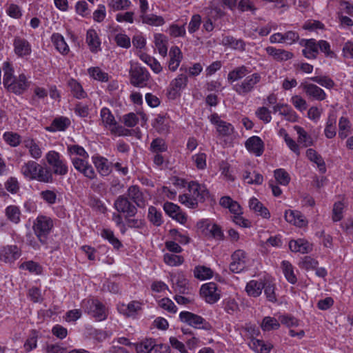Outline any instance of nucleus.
Returning a JSON list of instances; mask_svg holds the SVG:
<instances>
[{
    "instance_id": "obj_41",
    "label": "nucleus",
    "mask_w": 353,
    "mask_h": 353,
    "mask_svg": "<svg viewBox=\"0 0 353 353\" xmlns=\"http://www.w3.org/2000/svg\"><path fill=\"white\" fill-rule=\"evenodd\" d=\"M90 78L100 82H107L109 80V74L98 66L90 67L88 70Z\"/></svg>"
},
{
    "instance_id": "obj_26",
    "label": "nucleus",
    "mask_w": 353,
    "mask_h": 353,
    "mask_svg": "<svg viewBox=\"0 0 353 353\" xmlns=\"http://www.w3.org/2000/svg\"><path fill=\"white\" fill-rule=\"evenodd\" d=\"M265 276L260 278L259 280H251L247 283L245 286V292L250 296L258 297L261 293L264 288Z\"/></svg>"
},
{
    "instance_id": "obj_60",
    "label": "nucleus",
    "mask_w": 353,
    "mask_h": 353,
    "mask_svg": "<svg viewBox=\"0 0 353 353\" xmlns=\"http://www.w3.org/2000/svg\"><path fill=\"white\" fill-rule=\"evenodd\" d=\"M4 141L11 147H17L21 142V136L13 132H6L3 134Z\"/></svg>"
},
{
    "instance_id": "obj_18",
    "label": "nucleus",
    "mask_w": 353,
    "mask_h": 353,
    "mask_svg": "<svg viewBox=\"0 0 353 353\" xmlns=\"http://www.w3.org/2000/svg\"><path fill=\"white\" fill-rule=\"evenodd\" d=\"M188 191L198 202H204L208 200L210 196L206 186L195 181H191L188 183Z\"/></svg>"
},
{
    "instance_id": "obj_23",
    "label": "nucleus",
    "mask_w": 353,
    "mask_h": 353,
    "mask_svg": "<svg viewBox=\"0 0 353 353\" xmlns=\"http://www.w3.org/2000/svg\"><path fill=\"white\" fill-rule=\"evenodd\" d=\"M289 248L292 252L301 254L309 253L312 250V244L305 239L291 240L289 242Z\"/></svg>"
},
{
    "instance_id": "obj_54",
    "label": "nucleus",
    "mask_w": 353,
    "mask_h": 353,
    "mask_svg": "<svg viewBox=\"0 0 353 353\" xmlns=\"http://www.w3.org/2000/svg\"><path fill=\"white\" fill-rule=\"evenodd\" d=\"M68 85L72 94L77 99H83L86 97V92L84 91L82 85L77 80L71 79L68 82Z\"/></svg>"
},
{
    "instance_id": "obj_31",
    "label": "nucleus",
    "mask_w": 353,
    "mask_h": 353,
    "mask_svg": "<svg viewBox=\"0 0 353 353\" xmlns=\"http://www.w3.org/2000/svg\"><path fill=\"white\" fill-rule=\"evenodd\" d=\"M24 147L28 150L30 156L34 159H39L42 156V150L39 143L30 137L23 140Z\"/></svg>"
},
{
    "instance_id": "obj_46",
    "label": "nucleus",
    "mask_w": 353,
    "mask_h": 353,
    "mask_svg": "<svg viewBox=\"0 0 353 353\" xmlns=\"http://www.w3.org/2000/svg\"><path fill=\"white\" fill-rule=\"evenodd\" d=\"M249 345L256 353H269L272 347L270 343L256 339H252Z\"/></svg>"
},
{
    "instance_id": "obj_53",
    "label": "nucleus",
    "mask_w": 353,
    "mask_h": 353,
    "mask_svg": "<svg viewBox=\"0 0 353 353\" xmlns=\"http://www.w3.org/2000/svg\"><path fill=\"white\" fill-rule=\"evenodd\" d=\"M336 117L334 114H330L326 122L325 128L324 130L325 136L327 139H332L336 136Z\"/></svg>"
},
{
    "instance_id": "obj_27",
    "label": "nucleus",
    "mask_w": 353,
    "mask_h": 353,
    "mask_svg": "<svg viewBox=\"0 0 353 353\" xmlns=\"http://www.w3.org/2000/svg\"><path fill=\"white\" fill-rule=\"evenodd\" d=\"M301 45L304 46L303 54L307 59H311L316 57L319 52L318 43L313 39H303Z\"/></svg>"
},
{
    "instance_id": "obj_52",
    "label": "nucleus",
    "mask_w": 353,
    "mask_h": 353,
    "mask_svg": "<svg viewBox=\"0 0 353 353\" xmlns=\"http://www.w3.org/2000/svg\"><path fill=\"white\" fill-rule=\"evenodd\" d=\"M261 327L265 332L276 330L280 327V321L272 316H265L263 318Z\"/></svg>"
},
{
    "instance_id": "obj_9",
    "label": "nucleus",
    "mask_w": 353,
    "mask_h": 353,
    "mask_svg": "<svg viewBox=\"0 0 353 353\" xmlns=\"http://www.w3.org/2000/svg\"><path fill=\"white\" fill-rule=\"evenodd\" d=\"M199 294L203 300L208 304L216 303L221 296V291L214 282L201 285Z\"/></svg>"
},
{
    "instance_id": "obj_57",
    "label": "nucleus",
    "mask_w": 353,
    "mask_h": 353,
    "mask_svg": "<svg viewBox=\"0 0 353 353\" xmlns=\"http://www.w3.org/2000/svg\"><path fill=\"white\" fill-rule=\"evenodd\" d=\"M281 268L288 281L292 284L296 283L297 279L294 272V268L292 265L287 261H283L281 264Z\"/></svg>"
},
{
    "instance_id": "obj_49",
    "label": "nucleus",
    "mask_w": 353,
    "mask_h": 353,
    "mask_svg": "<svg viewBox=\"0 0 353 353\" xmlns=\"http://www.w3.org/2000/svg\"><path fill=\"white\" fill-rule=\"evenodd\" d=\"M156 301L159 308L168 313L176 314L178 311L176 305L170 298L164 297L159 299H156Z\"/></svg>"
},
{
    "instance_id": "obj_30",
    "label": "nucleus",
    "mask_w": 353,
    "mask_h": 353,
    "mask_svg": "<svg viewBox=\"0 0 353 353\" xmlns=\"http://www.w3.org/2000/svg\"><path fill=\"white\" fill-rule=\"evenodd\" d=\"M139 18L143 24L150 26L159 27L165 23V20L162 16L154 13H146L140 15Z\"/></svg>"
},
{
    "instance_id": "obj_64",
    "label": "nucleus",
    "mask_w": 353,
    "mask_h": 353,
    "mask_svg": "<svg viewBox=\"0 0 353 353\" xmlns=\"http://www.w3.org/2000/svg\"><path fill=\"white\" fill-rule=\"evenodd\" d=\"M170 238L176 242L181 244H187L190 241V238L186 232H181L176 229H172L169 231Z\"/></svg>"
},
{
    "instance_id": "obj_5",
    "label": "nucleus",
    "mask_w": 353,
    "mask_h": 353,
    "mask_svg": "<svg viewBox=\"0 0 353 353\" xmlns=\"http://www.w3.org/2000/svg\"><path fill=\"white\" fill-rule=\"evenodd\" d=\"M81 306L85 308V311L97 321H103L106 319L108 316L107 309L98 300H83L81 303Z\"/></svg>"
},
{
    "instance_id": "obj_56",
    "label": "nucleus",
    "mask_w": 353,
    "mask_h": 353,
    "mask_svg": "<svg viewBox=\"0 0 353 353\" xmlns=\"http://www.w3.org/2000/svg\"><path fill=\"white\" fill-rule=\"evenodd\" d=\"M164 263L171 267L180 266L184 263V258L175 253H165L163 255Z\"/></svg>"
},
{
    "instance_id": "obj_51",
    "label": "nucleus",
    "mask_w": 353,
    "mask_h": 353,
    "mask_svg": "<svg viewBox=\"0 0 353 353\" xmlns=\"http://www.w3.org/2000/svg\"><path fill=\"white\" fill-rule=\"evenodd\" d=\"M294 129L298 134V142L300 144H302L304 147L312 145V138L302 127L295 125Z\"/></svg>"
},
{
    "instance_id": "obj_40",
    "label": "nucleus",
    "mask_w": 353,
    "mask_h": 353,
    "mask_svg": "<svg viewBox=\"0 0 353 353\" xmlns=\"http://www.w3.org/2000/svg\"><path fill=\"white\" fill-rule=\"evenodd\" d=\"M221 43L232 49L243 51L245 49V43L242 39H237L231 36H224L221 39Z\"/></svg>"
},
{
    "instance_id": "obj_20",
    "label": "nucleus",
    "mask_w": 353,
    "mask_h": 353,
    "mask_svg": "<svg viewBox=\"0 0 353 353\" xmlns=\"http://www.w3.org/2000/svg\"><path fill=\"white\" fill-rule=\"evenodd\" d=\"M21 250L17 245H6L0 249V260L4 263H12L21 256Z\"/></svg>"
},
{
    "instance_id": "obj_42",
    "label": "nucleus",
    "mask_w": 353,
    "mask_h": 353,
    "mask_svg": "<svg viewBox=\"0 0 353 353\" xmlns=\"http://www.w3.org/2000/svg\"><path fill=\"white\" fill-rule=\"evenodd\" d=\"M306 157L312 162L314 163L319 171L322 173L325 172L326 168L323 158L313 149L310 148L306 151Z\"/></svg>"
},
{
    "instance_id": "obj_61",
    "label": "nucleus",
    "mask_w": 353,
    "mask_h": 353,
    "mask_svg": "<svg viewBox=\"0 0 353 353\" xmlns=\"http://www.w3.org/2000/svg\"><path fill=\"white\" fill-rule=\"evenodd\" d=\"M339 136L341 139L346 138L351 132V124L347 118L341 117L339 123Z\"/></svg>"
},
{
    "instance_id": "obj_16",
    "label": "nucleus",
    "mask_w": 353,
    "mask_h": 353,
    "mask_svg": "<svg viewBox=\"0 0 353 353\" xmlns=\"http://www.w3.org/2000/svg\"><path fill=\"white\" fill-rule=\"evenodd\" d=\"M210 122L215 125L216 131L220 137H228L234 132L233 125L220 119L217 114H212L210 117Z\"/></svg>"
},
{
    "instance_id": "obj_12",
    "label": "nucleus",
    "mask_w": 353,
    "mask_h": 353,
    "mask_svg": "<svg viewBox=\"0 0 353 353\" xmlns=\"http://www.w3.org/2000/svg\"><path fill=\"white\" fill-rule=\"evenodd\" d=\"M250 261L247 254L242 250H236L232 255L230 270L234 273H240L249 267Z\"/></svg>"
},
{
    "instance_id": "obj_34",
    "label": "nucleus",
    "mask_w": 353,
    "mask_h": 353,
    "mask_svg": "<svg viewBox=\"0 0 353 353\" xmlns=\"http://www.w3.org/2000/svg\"><path fill=\"white\" fill-rule=\"evenodd\" d=\"M274 112H279L283 115L285 119L290 121H296L297 115L292 108L286 103H277L273 107Z\"/></svg>"
},
{
    "instance_id": "obj_44",
    "label": "nucleus",
    "mask_w": 353,
    "mask_h": 353,
    "mask_svg": "<svg viewBox=\"0 0 353 353\" xmlns=\"http://www.w3.org/2000/svg\"><path fill=\"white\" fill-rule=\"evenodd\" d=\"M263 284L264 288L263 290H264V294L267 299L270 302H276L275 286L270 277L265 276Z\"/></svg>"
},
{
    "instance_id": "obj_43",
    "label": "nucleus",
    "mask_w": 353,
    "mask_h": 353,
    "mask_svg": "<svg viewBox=\"0 0 353 353\" xmlns=\"http://www.w3.org/2000/svg\"><path fill=\"white\" fill-rule=\"evenodd\" d=\"M193 274L194 277L197 279L204 281L212 279L214 275V272L209 267L197 265L194 268Z\"/></svg>"
},
{
    "instance_id": "obj_47",
    "label": "nucleus",
    "mask_w": 353,
    "mask_h": 353,
    "mask_svg": "<svg viewBox=\"0 0 353 353\" xmlns=\"http://www.w3.org/2000/svg\"><path fill=\"white\" fill-rule=\"evenodd\" d=\"M154 339L147 338L143 340L133 343L137 353H150L153 346Z\"/></svg>"
},
{
    "instance_id": "obj_8",
    "label": "nucleus",
    "mask_w": 353,
    "mask_h": 353,
    "mask_svg": "<svg viewBox=\"0 0 353 353\" xmlns=\"http://www.w3.org/2000/svg\"><path fill=\"white\" fill-rule=\"evenodd\" d=\"M53 227V221L49 216L39 215L34 223V231L39 240L44 243L47 235Z\"/></svg>"
},
{
    "instance_id": "obj_24",
    "label": "nucleus",
    "mask_w": 353,
    "mask_h": 353,
    "mask_svg": "<svg viewBox=\"0 0 353 353\" xmlns=\"http://www.w3.org/2000/svg\"><path fill=\"white\" fill-rule=\"evenodd\" d=\"M302 86L306 94L310 97L319 101H322L326 97L324 90L314 84L304 82L302 83Z\"/></svg>"
},
{
    "instance_id": "obj_50",
    "label": "nucleus",
    "mask_w": 353,
    "mask_h": 353,
    "mask_svg": "<svg viewBox=\"0 0 353 353\" xmlns=\"http://www.w3.org/2000/svg\"><path fill=\"white\" fill-rule=\"evenodd\" d=\"M6 13L9 17L19 20L23 17V10L19 5L10 3L6 5Z\"/></svg>"
},
{
    "instance_id": "obj_37",
    "label": "nucleus",
    "mask_w": 353,
    "mask_h": 353,
    "mask_svg": "<svg viewBox=\"0 0 353 353\" xmlns=\"http://www.w3.org/2000/svg\"><path fill=\"white\" fill-rule=\"evenodd\" d=\"M347 203L345 199L335 201L332 210V220L338 222L343 219L344 212L347 208Z\"/></svg>"
},
{
    "instance_id": "obj_17",
    "label": "nucleus",
    "mask_w": 353,
    "mask_h": 353,
    "mask_svg": "<svg viewBox=\"0 0 353 353\" xmlns=\"http://www.w3.org/2000/svg\"><path fill=\"white\" fill-rule=\"evenodd\" d=\"M172 288L179 293H185L188 290L189 281L183 272L179 271L170 274Z\"/></svg>"
},
{
    "instance_id": "obj_62",
    "label": "nucleus",
    "mask_w": 353,
    "mask_h": 353,
    "mask_svg": "<svg viewBox=\"0 0 353 353\" xmlns=\"http://www.w3.org/2000/svg\"><path fill=\"white\" fill-rule=\"evenodd\" d=\"M101 236L109 241L114 248L119 249L121 247L122 244L120 241L114 236L113 231L110 229L104 228L101 230Z\"/></svg>"
},
{
    "instance_id": "obj_1",
    "label": "nucleus",
    "mask_w": 353,
    "mask_h": 353,
    "mask_svg": "<svg viewBox=\"0 0 353 353\" xmlns=\"http://www.w3.org/2000/svg\"><path fill=\"white\" fill-rule=\"evenodd\" d=\"M3 84L9 90L15 94L23 93L29 87V83L24 74H20L16 77L14 75V70L8 61L3 63Z\"/></svg>"
},
{
    "instance_id": "obj_4",
    "label": "nucleus",
    "mask_w": 353,
    "mask_h": 353,
    "mask_svg": "<svg viewBox=\"0 0 353 353\" xmlns=\"http://www.w3.org/2000/svg\"><path fill=\"white\" fill-rule=\"evenodd\" d=\"M196 228L205 236L218 240L223 239L224 235L221 227L211 219H203L199 221L196 223Z\"/></svg>"
},
{
    "instance_id": "obj_25",
    "label": "nucleus",
    "mask_w": 353,
    "mask_h": 353,
    "mask_svg": "<svg viewBox=\"0 0 353 353\" xmlns=\"http://www.w3.org/2000/svg\"><path fill=\"white\" fill-rule=\"evenodd\" d=\"M248 205L250 209L255 212L258 216L266 219H269L270 218V213L268 209L256 197H251L249 200Z\"/></svg>"
},
{
    "instance_id": "obj_7",
    "label": "nucleus",
    "mask_w": 353,
    "mask_h": 353,
    "mask_svg": "<svg viewBox=\"0 0 353 353\" xmlns=\"http://www.w3.org/2000/svg\"><path fill=\"white\" fill-rule=\"evenodd\" d=\"M130 81L137 87H143L150 78L148 70L138 63L131 62L130 68Z\"/></svg>"
},
{
    "instance_id": "obj_35",
    "label": "nucleus",
    "mask_w": 353,
    "mask_h": 353,
    "mask_svg": "<svg viewBox=\"0 0 353 353\" xmlns=\"http://www.w3.org/2000/svg\"><path fill=\"white\" fill-rule=\"evenodd\" d=\"M70 125V121L68 117H59L55 118L51 125L46 128L48 132H54L57 131H64Z\"/></svg>"
},
{
    "instance_id": "obj_36",
    "label": "nucleus",
    "mask_w": 353,
    "mask_h": 353,
    "mask_svg": "<svg viewBox=\"0 0 353 353\" xmlns=\"http://www.w3.org/2000/svg\"><path fill=\"white\" fill-rule=\"evenodd\" d=\"M219 204L225 208L229 210V211L233 214H242V209L238 202L234 201L232 198L228 196H222L220 199Z\"/></svg>"
},
{
    "instance_id": "obj_22",
    "label": "nucleus",
    "mask_w": 353,
    "mask_h": 353,
    "mask_svg": "<svg viewBox=\"0 0 353 353\" xmlns=\"http://www.w3.org/2000/svg\"><path fill=\"white\" fill-rule=\"evenodd\" d=\"M114 206L118 212L125 214L127 216H132L137 212L136 208L130 204L123 196H120L117 199Z\"/></svg>"
},
{
    "instance_id": "obj_10",
    "label": "nucleus",
    "mask_w": 353,
    "mask_h": 353,
    "mask_svg": "<svg viewBox=\"0 0 353 353\" xmlns=\"http://www.w3.org/2000/svg\"><path fill=\"white\" fill-rule=\"evenodd\" d=\"M180 321L196 329L210 330V324L202 316L188 311H182L179 313Z\"/></svg>"
},
{
    "instance_id": "obj_48",
    "label": "nucleus",
    "mask_w": 353,
    "mask_h": 353,
    "mask_svg": "<svg viewBox=\"0 0 353 353\" xmlns=\"http://www.w3.org/2000/svg\"><path fill=\"white\" fill-rule=\"evenodd\" d=\"M129 198L132 200L139 207H144L145 201L141 192L137 186H130L128 190Z\"/></svg>"
},
{
    "instance_id": "obj_33",
    "label": "nucleus",
    "mask_w": 353,
    "mask_h": 353,
    "mask_svg": "<svg viewBox=\"0 0 353 353\" xmlns=\"http://www.w3.org/2000/svg\"><path fill=\"white\" fill-rule=\"evenodd\" d=\"M267 54L278 61H287L293 57V54L289 51L277 49L273 46H268L265 48Z\"/></svg>"
},
{
    "instance_id": "obj_29",
    "label": "nucleus",
    "mask_w": 353,
    "mask_h": 353,
    "mask_svg": "<svg viewBox=\"0 0 353 353\" xmlns=\"http://www.w3.org/2000/svg\"><path fill=\"white\" fill-rule=\"evenodd\" d=\"M51 41L55 49L62 55H67L69 53L70 47L62 34L53 33L51 36Z\"/></svg>"
},
{
    "instance_id": "obj_45",
    "label": "nucleus",
    "mask_w": 353,
    "mask_h": 353,
    "mask_svg": "<svg viewBox=\"0 0 353 353\" xmlns=\"http://www.w3.org/2000/svg\"><path fill=\"white\" fill-rule=\"evenodd\" d=\"M86 152L83 147L77 144H70L67 145V154L69 156L72 163L77 164L78 162L81 163L77 159V156H81V154H84Z\"/></svg>"
},
{
    "instance_id": "obj_6",
    "label": "nucleus",
    "mask_w": 353,
    "mask_h": 353,
    "mask_svg": "<svg viewBox=\"0 0 353 353\" xmlns=\"http://www.w3.org/2000/svg\"><path fill=\"white\" fill-rule=\"evenodd\" d=\"M46 159L52 167L54 174L63 176L68 173L67 163L59 152L54 150L48 152L46 154Z\"/></svg>"
},
{
    "instance_id": "obj_13",
    "label": "nucleus",
    "mask_w": 353,
    "mask_h": 353,
    "mask_svg": "<svg viewBox=\"0 0 353 353\" xmlns=\"http://www.w3.org/2000/svg\"><path fill=\"white\" fill-rule=\"evenodd\" d=\"M13 50L19 58L28 59L32 53V48L29 41L19 36L14 37L13 39Z\"/></svg>"
},
{
    "instance_id": "obj_32",
    "label": "nucleus",
    "mask_w": 353,
    "mask_h": 353,
    "mask_svg": "<svg viewBox=\"0 0 353 353\" xmlns=\"http://www.w3.org/2000/svg\"><path fill=\"white\" fill-rule=\"evenodd\" d=\"M86 43L92 52L101 50V40L94 29H89L86 33Z\"/></svg>"
},
{
    "instance_id": "obj_55",
    "label": "nucleus",
    "mask_w": 353,
    "mask_h": 353,
    "mask_svg": "<svg viewBox=\"0 0 353 353\" xmlns=\"http://www.w3.org/2000/svg\"><path fill=\"white\" fill-rule=\"evenodd\" d=\"M132 2L130 0H108V6L112 11L125 10L130 8Z\"/></svg>"
},
{
    "instance_id": "obj_58",
    "label": "nucleus",
    "mask_w": 353,
    "mask_h": 353,
    "mask_svg": "<svg viewBox=\"0 0 353 353\" xmlns=\"http://www.w3.org/2000/svg\"><path fill=\"white\" fill-rule=\"evenodd\" d=\"M142 303L139 301H133L127 305H123L120 310H123L124 314L128 316H134L141 310Z\"/></svg>"
},
{
    "instance_id": "obj_2",
    "label": "nucleus",
    "mask_w": 353,
    "mask_h": 353,
    "mask_svg": "<svg viewBox=\"0 0 353 353\" xmlns=\"http://www.w3.org/2000/svg\"><path fill=\"white\" fill-rule=\"evenodd\" d=\"M21 172L26 179L30 181L34 180L46 183L53 181L52 171L34 161L24 163L21 165Z\"/></svg>"
},
{
    "instance_id": "obj_59",
    "label": "nucleus",
    "mask_w": 353,
    "mask_h": 353,
    "mask_svg": "<svg viewBox=\"0 0 353 353\" xmlns=\"http://www.w3.org/2000/svg\"><path fill=\"white\" fill-rule=\"evenodd\" d=\"M152 295L156 297L157 294H163L167 291L170 292L168 285L162 281H153L150 285Z\"/></svg>"
},
{
    "instance_id": "obj_11",
    "label": "nucleus",
    "mask_w": 353,
    "mask_h": 353,
    "mask_svg": "<svg viewBox=\"0 0 353 353\" xmlns=\"http://www.w3.org/2000/svg\"><path fill=\"white\" fill-rule=\"evenodd\" d=\"M261 79V74L259 73H253L246 77L242 81L234 85V90L240 95H245L252 92L256 85L260 82Z\"/></svg>"
},
{
    "instance_id": "obj_38",
    "label": "nucleus",
    "mask_w": 353,
    "mask_h": 353,
    "mask_svg": "<svg viewBox=\"0 0 353 353\" xmlns=\"http://www.w3.org/2000/svg\"><path fill=\"white\" fill-rule=\"evenodd\" d=\"M92 162L99 173L102 176H108L110 172V166L107 159L100 157H92Z\"/></svg>"
},
{
    "instance_id": "obj_28",
    "label": "nucleus",
    "mask_w": 353,
    "mask_h": 353,
    "mask_svg": "<svg viewBox=\"0 0 353 353\" xmlns=\"http://www.w3.org/2000/svg\"><path fill=\"white\" fill-rule=\"evenodd\" d=\"M182 59L183 55L181 50L176 46L172 47L169 52V70L172 72L176 71L179 68Z\"/></svg>"
},
{
    "instance_id": "obj_39",
    "label": "nucleus",
    "mask_w": 353,
    "mask_h": 353,
    "mask_svg": "<svg viewBox=\"0 0 353 353\" xmlns=\"http://www.w3.org/2000/svg\"><path fill=\"white\" fill-rule=\"evenodd\" d=\"M154 43L155 49L163 57H165L168 53V39L161 33H156L154 35Z\"/></svg>"
},
{
    "instance_id": "obj_21",
    "label": "nucleus",
    "mask_w": 353,
    "mask_h": 353,
    "mask_svg": "<svg viewBox=\"0 0 353 353\" xmlns=\"http://www.w3.org/2000/svg\"><path fill=\"white\" fill-rule=\"evenodd\" d=\"M245 147L248 151L256 157H261L264 151V143L258 136L250 137L245 143Z\"/></svg>"
},
{
    "instance_id": "obj_19",
    "label": "nucleus",
    "mask_w": 353,
    "mask_h": 353,
    "mask_svg": "<svg viewBox=\"0 0 353 353\" xmlns=\"http://www.w3.org/2000/svg\"><path fill=\"white\" fill-rule=\"evenodd\" d=\"M285 221L297 228H304L307 225L308 221L305 216L299 211L295 210H286L284 213Z\"/></svg>"
},
{
    "instance_id": "obj_3",
    "label": "nucleus",
    "mask_w": 353,
    "mask_h": 353,
    "mask_svg": "<svg viewBox=\"0 0 353 353\" xmlns=\"http://www.w3.org/2000/svg\"><path fill=\"white\" fill-rule=\"evenodd\" d=\"M101 124L107 130H110L112 134L117 136L125 135V130L117 124L114 115L110 109L103 108L100 111Z\"/></svg>"
},
{
    "instance_id": "obj_14",
    "label": "nucleus",
    "mask_w": 353,
    "mask_h": 353,
    "mask_svg": "<svg viewBox=\"0 0 353 353\" xmlns=\"http://www.w3.org/2000/svg\"><path fill=\"white\" fill-rule=\"evenodd\" d=\"M188 81V77L185 74H179L170 83L168 90V97L173 99L179 96L180 92L187 86Z\"/></svg>"
},
{
    "instance_id": "obj_15",
    "label": "nucleus",
    "mask_w": 353,
    "mask_h": 353,
    "mask_svg": "<svg viewBox=\"0 0 353 353\" xmlns=\"http://www.w3.org/2000/svg\"><path fill=\"white\" fill-rule=\"evenodd\" d=\"M81 156H77L78 160L81 163L77 164L72 163L74 168L79 172L83 174L85 177L92 179L95 177L96 174L92 166L89 163V154L87 152L84 154H81Z\"/></svg>"
},
{
    "instance_id": "obj_63",
    "label": "nucleus",
    "mask_w": 353,
    "mask_h": 353,
    "mask_svg": "<svg viewBox=\"0 0 353 353\" xmlns=\"http://www.w3.org/2000/svg\"><path fill=\"white\" fill-rule=\"evenodd\" d=\"M243 179L248 184L261 185L263 181V176L255 172L252 174L249 172H245L243 174Z\"/></svg>"
}]
</instances>
